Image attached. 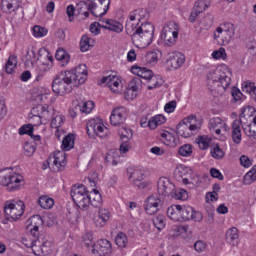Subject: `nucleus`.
<instances>
[{
  "mask_svg": "<svg viewBox=\"0 0 256 256\" xmlns=\"http://www.w3.org/2000/svg\"><path fill=\"white\" fill-rule=\"evenodd\" d=\"M231 85V71L226 67L216 68L207 74V87L214 97L223 95Z\"/></svg>",
  "mask_w": 256,
  "mask_h": 256,
  "instance_id": "1",
  "label": "nucleus"
},
{
  "mask_svg": "<svg viewBox=\"0 0 256 256\" xmlns=\"http://www.w3.org/2000/svg\"><path fill=\"white\" fill-rule=\"evenodd\" d=\"M126 33L132 37V41L139 43L142 47H149L153 43V36L155 35V26L147 22L144 24H137L134 26L130 22L126 23Z\"/></svg>",
  "mask_w": 256,
  "mask_h": 256,
  "instance_id": "2",
  "label": "nucleus"
},
{
  "mask_svg": "<svg viewBox=\"0 0 256 256\" xmlns=\"http://www.w3.org/2000/svg\"><path fill=\"white\" fill-rule=\"evenodd\" d=\"M23 183V176L13 174L9 168L0 171V185L7 187L8 191H19Z\"/></svg>",
  "mask_w": 256,
  "mask_h": 256,
  "instance_id": "3",
  "label": "nucleus"
},
{
  "mask_svg": "<svg viewBox=\"0 0 256 256\" xmlns=\"http://www.w3.org/2000/svg\"><path fill=\"white\" fill-rule=\"evenodd\" d=\"M179 37V25L176 22H168L164 25L160 39L164 47H173Z\"/></svg>",
  "mask_w": 256,
  "mask_h": 256,
  "instance_id": "4",
  "label": "nucleus"
},
{
  "mask_svg": "<svg viewBox=\"0 0 256 256\" xmlns=\"http://www.w3.org/2000/svg\"><path fill=\"white\" fill-rule=\"evenodd\" d=\"M4 213L8 221H18L25 213V203L23 201H7L4 205Z\"/></svg>",
  "mask_w": 256,
  "mask_h": 256,
  "instance_id": "5",
  "label": "nucleus"
},
{
  "mask_svg": "<svg viewBox=\"0 0 256 256\" xmlns=\"http://www.w3.org/2000/svg\"><path fill=\"white\" fill-rule=\"evenodd\" d=\"M195 121H197L195 115H190L187 118H184L176 127L177 135L185 138L191 137V135H193L192 131H197V129H199V126L195 124Z\"/></svg>",
  "mask_w": 256,
  "mask_h": 256,
  "instance_id": "6",
  "label": "nucleus"
},
{
  "mask_svg": "<svg viewBox=\"0 0 256 256\" xmlns=\"http://www.w3.org/2000/svg\"><path fill=\"white\" fill-rule=\"evenodd\" d=\"M163 205H165V198L152 195L147 198L144 209L147 215H155V213L163 209Z\"/></svg>",
  "mask_w": 256,
  "mask_h": 256,
  "instance_id": "7",
  "label": "nucleus"
},
{
  "mask_svg": "<svg viewBox=\"0 0 256 256\" xmlns=\"http://www.w3.org/2000/svg\"><path fill=\"white\" fill-rule=\"evenodd\" d=\"M92 253L95 256H110L113 253V246L107 239H100L93 244Z\"/></svg>",
  "mask_w": 256,
  "mask_h": 256,
  "instance_id": "8",
  "label": "nucleus"
},
{
  "mask_svg": "<svg viewBox=\"0 0 256 256\" xmlns=\"http://www.w3.org/2000/svg\"><path fill=\"white\" fill-rule=\"evenodd\" d=\"M157 189L159 197L165 199V197L171 198L173 191H175V184H173L168 178L161 177L157 182Z\"/></svg>",
  "mask_w": 256,
  "mask_h": 256,
  "instance_id": "9",
  "label": "nucleus"
},
{
  "mask_svg": "<svg viewBox=\"0 0 256 256\" xmlns=\"http://www.w3.org/2000/svg\"><path fill=\"white\" fill-rule=\"evenodd\" d=\"M61 79L73 89V87H79L85 83V77H80L78 79L77 74L73 70H68L62 72L60 75Z\"/></svg>",
  "mask_w": 256,
  "mask_h": 256,
  "instance_id": "10",
  "label": "nucleus"
},
{
  "mask_svg": "<svg viewBox=\"0 0 256 256\" xmlns=\"http://www.w3.org/2000/svg\"><path fill=\"white\" fill-rule=\"evenodd\" d=\"M67 154L65 150L63 151H55L53 157H49L47 160V165L53 163L56 167L57 171H65V167L67 165Z\"/></svg>",
  "mask_w": 256,
  "mask_h": 256,
  "instance_id": "11",
  "label": "nucleus"
},
{
  "mask_svg": "<svg viewBox=\"0 0 256 256\" xmlns=\"http://www.w3.org/2000/svg\"><path fill=\"white\" fill-rule=\"evenodd\" d=\"M72 87L69 86V84H67L66 82H64L61 79V76H56L55 79L52 82V90L53 93H55L56 95H67L68 93H71L72 91Z\"/></svg>",
  "mask_w": 256,
  "mask_h": 256,
  "instance_id": "12",
  "label": "nucleus"
},
{
  "mask_svg": "<svg viewBox=\"0 0 256 256\" xmlns=\"http://www.w3.org/2000/svg\"><path fill=\"white\" fill-rule=\"evenodd\" d=\"M34 117H39L43 121H51L55 115V110L49 106L38 105L32 109Z\"/></svg>",
  "mask_w": 256,
  "mask_h": 256,
  "instance_id": "13",
  "label": "nucleus"
},
{
  "mask_svg": "<svg viewBox=\"0 0 256 256\" xmlns=\"http://www.w3.org/2000/svg\"><path fill=\"white\" fill-rule=\"evenodd\" d=\"M126 119H127V111L123 107H118L113 109L110 116V123L114 127H117L118 125H123Z\"/></svg>",
  "mask_w": 256,
  "mask_h": 256,
  "instance_id": "14",
  "label": "nucleus"
},
{
  "mask_svg": "<svg viewBox=\"0 0 256 256\" xmlns=\"http://www.w3.org/2000/svg\"><path fill=\"white\" fill-rule=\"evenodd\" d=\"M185 63V55L182 53L172 54L166 61V65L169 69H179Z\"/></svg>",
  "mask_w": 256,
  "mask_h": 256,
  "instance_id": "15",
  "label": "nucleus"
},
{
  "mask_svg": "<svg viewBox=\"0 0 256 256\" xmlns=\"http://www.w3.org/2000/svg\"><path fill=\"white\" fill-rule=\"evenodd\" d=\"M101 83H106L107 87L112 93H119V88L121 87V80L116 75L104 76Z\"/></svg>",
  "mask_w": 256,
  "mask_h": 256,
  "instance_id": "16",
  "label": "nucleus"
},
{
  "mask_svg": "<svg viewBox=\"0 0 256 256\" xmlns=\"http://www.w3.org/2000/svg\"><path fill=\"white\" fill-rule=\"evenodd\" d=\"M209 129H214L216 135H221V131L227 132V124L219 117L209 120Z\"/></svg>",
  "mask_w": 256,
  "mask_h": 256,
  "instance_id": "17",
  "label": "nucleus"
},
{
  "mask_svg": "<svg viewBox=\"0 0 256 256\" xmlns=\"http://www.w3.org/2000/svg\"><path fill=\"white\" fill-rule=\"evenodd\" d=\"M37 243H39V240H35L32 245V251L34 255L36 256L49 255L51 251L49 242H43L40 246H38Z\"/></svg>",
  "mask_w": 256,
  "mask_h": 256,
  "instance_id": "18",
  "label": "nucleus"
},
{
  "mask_svg": "<svg viewBox=\"0 0 256 256\" xmlns=\"http://www.w3.org/2000/svg\"><path fill=\"white\" fill-rule=\"evenodd\" d=\"M89 193V191L84 192V194L72 198L73 202L79 207V209H89V201H91V198H89Z\"/></svg>",
  "mask_w": 256,
  "mask_h": 256,
  "instance_id": "19",
  "label": "nucleus"
},
{
  "mask_svg": "<svg viewBox=\"0 0 256 256\" xmlns=\"http://www.w3.org/2000/svg\"><path fill=\"white\" fill-rule=\"evenodd\" d=\"M131 71L133 75H137L139 79H146L149 81L153 77V71L147 68H141L139 66H132Z\"/></svg>",
  "mask_w": 256,
  "mask_h": 256,
  "instance_id": "20",
  "label": "nucleus"
},
{
  "mask_svg": "<svg viewBox=\"0 0 256 256\" xmlns=\"http://www.w3.org/2000/svg\"><path fill=\"white\" fill-rule=\"evenodd\" d=\"M190 171L191 170H189V168L185 166H180L175 169L174 175L177 177V179H182L184 185H189V183H191L189 181V175H191Z\"/></svg>",
  "mask_w": 256,
  "mask_h": 256,
  "instance_id": "21",
  "label": "nucleus"
},
{
  "mask_svg": "<svg viewBox=\"0 0 256 256\" xmlns=\"http://www.w3.org/2000/svg\"><path fill=\"white\" fill-rule=\"evenodd\" d=\"M232 140L236 145L241 143V120L239 119L234 120L232 124Z\"/></svg>",
  "mask_w": 256,
  "mask_h": 256,
  "instance_id": "22",
  "label": "nucleus"
},
{
  "mask_svg": "<svg viewBox=\"0 0 256 256\" xmlns=\"http://www.w3.org/2000/svg\"><path fill=\"white\" fill-rule=\"evenodd\" d=\"M19 7V0H2L1 2V8L8 13H15Z\"/></svg>",
  "mask_w": 256,
  "mask_h": 256,
  "instance_id": "23",
  "label": "nucleus"
},
{
  "mask_svg": "<svg viewBox=\"0 0 256 256\" xmlns=\"http://www.w3.org/2000/svg\"><path fill=\"white\" fill-rule=\"evenodd\" d=\"M181 205H172L167 209V216L172 221H181Z\"/></svg>",
  "mask_w": 256,
  "mask_h": 256,
  "instance_id": "24",
  "label": "nucleus"
},
{
  "mask_svg": "<svg viewBox=\"0 0 256 256\" xmlns=\"http://www.w3.org/2000/svg\"><path fill=\"white\" fill-rule=\"evenodd\" d=\"M110 217H111V214L109 213V210L105 208H101L99 210L98 219L95 220L96 227H104L105 223L109 221Z\"/></svg>",
  "mask_w": 256,
  "mask_h": 256,
  "instance_id": "25",
  "label": "nucleus"
},
{
  "mask_svg": "<svg viewBox=\"0 0 256 256\" xmlns=\"http://www.w3.org/2000/svg\"><path fill=\"white\" fill-rule=\"evenodd\" d=\"M89 205H92V207H99L103 203V198L101 197V193H99V190L93 189L89 193Z\"/></svg>",
  "mask_w": 256,
  "mask_h": 256,
  "instance_id": "26",
  "label": "nucleus"
},
{
  "mask_svg": "<svg viewBox=\"0 0 256 256\" xmlns=\"http://www.w3.org/2000/svg\"><path fill=\"white\" fill-rule=\"evenodd\" d=\"M235 36V27L233 24H227L224 28L221 40L223 43H229Z\"/></svg>",
  "mask_w": 256,
  "mask_h": 256,
  "instance_id": "27",
  "label": "nucleus"
},
{
  "mask_svg": "<svg viewBox=\"0 0 256 256\" xmlns=\"http://www.w3.org/2000/svg\"><path fill=\"white\" fill-rule=\"evenodd\" d=\"M170 199H177L180 201H187V199H189V193L187 192V190L185 189H181V188H175L172 192V195L170 196Z\"/></svg>",
  "mask_w": 256,
  "mask_h": 256,
  "instance_id": "28",
  "label": "nucleus"
},
{
  "mask_svg": "<svg viewBox=\"0 0 256 256\" xmlns=\"http://www.w3.org/2000/svg\"><path fill=\"white\" fill-rule=\"evenodd\" d=\"M239 239V230L232 227L226 232V241L232 246H235V241Z\"/></svg>",
  "mask_w": 256,
  "mask_h": 256,
  "instance_id": "29",
  "label": "nucleus"
},
{
  "mask_svg": "<svg viewBox=\"0 0 256 256\" xmlns=\"http://www.w3.org/2000/svg\"><path fill=\"white\" fill-rule=\"evenodd\" d=\"M242 92L246 95H251L252 99H255L256 95V86L255 83L246 81L242 83Z\"/></svg>",
  "mask_w": 256,
  "mask_h": 256,
  "instance_id": "30",
  "label": "nucleus"
},
{
  "mask_svg": "<svg viewBox=\"0 0 256 256\" xmlns=\"http://www.w3.org/2000/svg\"><path fill=\"white\" fill-rule=\"evenodd\" d=\"M87 192H89V190H87V187L85 185L75 184L71 188L70 195L72 199H75L79 195H83L84 193H87Z\"/></svg>",
  "mask_w": 256,
  "mask_h": 256,
  "instance_id": "31",
  "label": "nucleus"
},
{
  "mask_svg": "<svg viewBox=\"0 0 256 256\" xmlns=\"http://www.w3.org/2000/svg\"><path fill=\"white\" fill-rule=\"evenodd\" d=\"M75 145V136L73 134H68L62 140V150L71 151Z\"/></svg>",
  "mask_w": 256,
  "mask_h": 256,
  "instance_id": "32",
  "label": "nucleus"
},
{
  "mask_svg": "<svg viewBox=\"0 0 256 256\" xmlns=\"http://www.w3.org/2000/svg\"><path fill=\"white\" fill-rule=\"evenodd\" d=\"M76 11L78 12V15H84L85 19H87L90 15L88 0L80 1L76 6Z\"/></svg>",
  "mask_w": 256,
  "mask_h": 256,
  "instance_id": "33",
  "label": "nucleus"
},
{
  "mask_svg": "<svg viewBox=\"0 0 256 256\" xmlns=\"http://www.w3.org/2000/svg\"><path fill=\"white\" fill-rule=\"evenodd\" d=\"M97 125H99V123L95 122V120L87 122V135L90 137V139H96L97 133L99 132V130H97Z\"/></svg>",
  "mask_w": 256,
  "mask_h": 256,
  "instance_id": "34",
  "label": "nucleus"
},
{
  "mask_svg": "<svg viewBox=\"0 0 256 256\" xmlns=\"http://www.w3.org/2000/svg\"><path fill=\"white\" fill-rule=\"evenodd\" d=\"M193 207L191 206H182L180 212V221H190L193 219Z\"/></svg>",
  "mask_w": 256,
  "mask_h": 256,
  "instance_id": "35",
  "label": "nucleus"
},
{
  "mask_svg": "<svg viewBox=\"0 0 256 256\" xmlns=\"http://www.w3.org/2000/svg\"><path fill=\"white\" fill-rule=\"evenodd\" d=\"M105 24L108 25V31H114V33H121L123 31V24L118 21L109 19L106 20Z\"/></svg>",
  "mask_w": 256,
  "mask_h": 256,
  "instance_id": "36",
  "label": "nucleus"
},
{
  "mask_svg": "<svg viewBox=\"0 0 256 256\" xmlns=\"http://www.w3.org/2000/svg\"><path fill=\"white\" fill-rule=\"evenodd\" d=\"M96 3H98L99 16L103 17V15H107V12L109 11V5H111V0H98Z\"/></svg>",
  "mask_w": 256,
  "mask_h": 256,
  "instance_id": "37",
  "label": "nucleus"
},
{
  "mask_svg": "<svg viewBox=\"0 0 256 256\" xmlns=\"http://www.w3.org/2000/svg\"><path fill=\"white\" fill-rule=\"evenodd\" d=\"M55 57L57 59V61H62V67H65V65H67V63H69L71 56H69V53H67V51H65L64 49H58L56 51Z\"/></svg>",
  "mask_w": 256,
  "mask_h": 256,
  "instance_id": "38",
  "label": "nucleus"
},
{
  "mask_svg": "<svg viewBox=\"0 0 256 256\" xmlns=\"http://www.w3.org/2000/svg\"><path fill=\"white\" fill-rule=\"evenodd\" d=\"M161 55L162 53L159 50L147 52L145 55L146 62L153 65V63H157L159 61V57H161Z\"/></svg>",
  "mask_w": 256,
  "mask_h": 256,
  "instance_id": "39",
  "label": "nucleus"
},
{
  "mask_svg": "<svg viewBox=\"0 0 256 256\" xmlns=\"http://www.w3.org/2000/svg\"><path fill=\"white\" fill-rule=\"evenodd\" d=\"M38 203L42 209H52L53 205H55V200L48 196H41L38 199Z\"/></svg>",
  "mask_w": 256,
  "mask_h": 256,
  "instance_id": "40",
  "label": "nucleus"
},
{
  "mask_svg": "<svg viewBox=\"0 0 256 256\" xmlns=\"http://www.w3.org/2000/svg\"><path fill=\"white\" fill-rule=\"evenodd\" d=\"M120 139L123 143H129L133 139V131L125 127L119 130Z\"/></svg>",
  "mask_w": 256,
  "mask_h": 256,
  "instance_id": "41",
  "label": "nucleus"
},
{
  "mask_svg": "<svg viewBox=\"0 0 256 256\" xmlns=\"http://www.w3.org/2000/svg\"><path fill=\"white\" fill-rule=\"evenodd\" d=\"M15 67H17V57L10 56L5 64L6 73H8V75H11V73H13V71H15Z\"/></svg>",
  "mask_w": 256,
  "mask_h": 256,
  "instance_id": "42",
  "label": "nucleus"
},
{
  "mask_svg": "<svg viewBox=\"0 0 256 256\" xmlns=\"http://www.w3.org/2000/svg\"><path fill=\"white\" fill-rule=\"evenodd\" d=\"M211 6V2L209 0H198L195 2L194 9L199 11V13H203V11H207Z\"/></svg>",
  "mask_w": 256,
  "mask_h": 256,
  "instance_id": "43",
  "label": "nucleus"
},
{
  "mask_svg": "<svg viewBox=\"0 0 256 256\" xmlns=\"http://www.w3.org/2000/svg\"><path fill=\"white\" fill-rule=\"evenodd\" d=\"M151 84L148 86V90L151 91L152 89H157V87H161L163 85L164 81L161 76H155L153 75L150 80Z\"/></svg>",
  "mask_w": 256,
  "mask_h": 256,
  "instance_id": "44",
  "label": "nucleus"
},
{
  "mask_svg": "<svg viewBox=\"0 0 256 256\" xmlns=\"http://www.w3.org/2000/svg\"><path fill=\"white\" fill-rule=\"evenodd\" d=\"M256 181V166H254L245 176L244 185H251Z\"/></svg>",
  "mask_w": 256,
  "mask_h": 256,
  "instance_id": "45",
  "label": "nucleus"
},
{
  "mask_svg": "<svg viewBox=\"0 0 256 256\" xmlns=\"http://www.w3.org/2000/svg\"><path fill=\"white\" fill-rule=\"evenodd\" d=\"M72 71H74V73L78 77V79H81V77H84L85 81H87V65L80 64Z\"/></svg>",
  "mask_w": 256,
  "mask_h": 256,
  "instance_id": "46",
  "label": "nucleus"
},
{
  "mask_svg": "<svg viewBox=\"0 0 256 256\" xmlns=\"http://www.w3.org/2000/svg\"><path fill=\"white\" fill-rule=\"evenodd\" d=\"M213 21H215V17L212 14H206L200 20V23L205 27V29H211V27H213Z\"/></svg>",
  "mask_w": 256,
  "mask_h": 256,
  "instance_id": "47",
  "label": "nucleus"
},
{
  "mask_svg": "<svg viewBox=\"0 0 256 256\" xmlns=\"http://www.w3.org/2000/svg\"><path fill=\"white\" fill-rule=\"evenodd\" d=\"M98 0H88V11H90L91 15L94 17H100L99 16V4L97 2Z\"/></svg>",
  "mask_w": 256,
  "mask_h": 256,
  "instance_id": "48",
  "label": "nucleus"
},
{
  "mask_svg": "<svg viewBox=\"0 0 256 256\" xmlns=\"http://www.w3.org/2000/svg\"><path fill=\"white\" fill-rule=\"evenodd\" d=\"M27 223L32 227H43V218H41V215H34L27 220Z\"/></svg>",
  "mask_w": 256,
  "mask_h": 256,
  "instance_id": "49",
  "label": "nucleus"
},
{
  "mask_svg": "<svg viewBox=\"0 0 256 256\" xmlns=\"http://www.w3.org/2000/svg\"><path fill=\"white\" fill-rule=\"evenodd\" d=\"M142 83H143V82L141 81V78L135 77V78H133V79L128 83L127 88L139 92V91H141V84H142Z\"/></svg>",
  "mask_w": 256,
  "mask_h": 256,
  "instance_id": "50",
  "label": "nucleus"
},
{
  "mask_svg": "<svg viewBox=\"0 0 256 256\" xmlns=\"http://www.w3.org/2000/svg\"><path fill=\"white\" fill-rule=\"evenodd\" d=\"M90 40L91 38H89V36L87 35L82 36L80 41V51H82V53L89 51V48L91 47V43L89 42Z\"/></svg>",
  "mask_w": 256,
  "mask_h": 256,
  "instance_id": "51",
  "label": "nucleus"
},
{
  "mask_svg": "<svg viewBox=\"0 0 256 256\" xmlns=\"http://www.w3.org/2000/svg\"><path fill=\"white\" fill-rule=\"evenodd\" d=\"M244 133L247 135L251 141H256V127L253 125H246L244 128Z\"/></svg>",
  "mask_w": 256,
  "mask_h": 256,
  "instance_id": "52",
  "label": "nucleus"
},
{
  "mask_svg": "<svg viewBox=\"0 0 256 256\" xmlns=\"http://www.w3.org/2000/svg\"><path fill=\"white\" fill-rule=\"evenodd\" d=\"M178 153H179V155H181V157L191 156V153H193L191 144H185V145L181 146L178 150Z\"/></svg>",
  "mask_w": 256,
  "mask_h": 256,
  "instance_id": "53",
  "label": "nucleus"
},
{
  "mask_svg": "<svg viewBox=\"0 0 256 256\" xmlns=\"http://www.w3.org/2000/svg\"><path fill=\"white\" fill-rule=\"evenodd\" d=\"M198 145L202 150L209 149V146L211 145V138L207 136H200L198 138Z\"/></svg>",
  "mask_w": 256,
  "mask_h": 256,
  "instance_id": "54",
  "label": "nucleus"
},
{
  "mask_svg": "<svg viewBox=\"0 0 256 256\" xmlns=\"http://www.w3.org/2000/svg\"><path fill=\"white\" fill-rule=\"evenodd\" d=\"M116 245H118V247H121L122 249L127 247V235L125 233L120 232L116 236Z\"/></svg>",
  "mask_w": 256,
  "mask_h": 256,
  "instance_id": "55",
  "label": "nucleus"
},
{
  "mask_svg": "<svg viewBox=\"0 0 256 256\" xmlns=\"http://www.w3.org/2000/svg\"><path fill=\"white\" fill-rule=\"evenodd\" d=\"M35 151H37L35 144L29 143V142H26L24 144V155H26V157H33V154L35 153Z\"/></svg>",
  "mask_w": 256,
  "mask_h": 256,
  "instance_id": "56",
  "label": "nucleus"
},
{
  "mask_svg": "<svg viewBox=\"0 0 256 256\" xmlns=\"http://www.w3.org/2000/svg\"><path fill=\"white\" fill-rule=\"evenodd\" d=\"M211 155L214 159H223L225 152L219 147V144H216L211 150Z\"/></svg>",
  "mask_w": 256,
  "mask_h": 256,
  "instance_id": "57",
  "label": "nucleus"
},
{
  "mask_svg": "<svg viewBox=\"0 0 256 256\" xmlns=\"http://www.w3.org/2000/svg\"><path fill=\"white\" fill-rule=\"evenodd\" d=\"M138 95L139 92L137 90H132L131 88H126V91L124 93L126 101H133L134 99H137Z\"/></svg>",
  "mask_w": 256,
  "mask_h": 256,
  "instance_id": "58",
  "label": "nucleus"
},
{
  "mask_svg": "<svg viewBox=\"0 0 256 256\" xmlns=\"http://www.w3.org/2000/svg\"><path fill=\"white\" fill-rule=\"evenodd\" d=\"M153 224L158 229V231H161L165 227V216H157L153 219Z\"/></svg>",
  "mask_w": 256,
  "mask_h": 256,
  "instance_id": "59",
  "label": "nucleus"
},
{
  "mask_svg": "<svg viewBox=\"0 0 256 256\" xmlns=\"http://www.w3.org/2000/svg\"><path fill=\"white\" fill-rule=\"evenodd\" d=\"M34 131V127L32 124H26L23 125L20 129H19V135H32Z\"/></svg>",
  "mask_w": 256,
  "mask_h": 256,
  "instance_id": "60",
  "label": "nucleus"
},
{
  "mask_svg": "<svg viewBox=\"0 0 256 256\" xmlns=\"http://www.w3.org/2000/svg\"><path fill=\"white\" fill-rule=\"evenodd\" d=\"M47 65L41 64L38 66V72L36 74L35 81H41L43 77H45V73H47Z\"/></svg>",
  "mask_w": 256,
  "mask_h": 256,
  "instance_id": "61",
  "label": "nucleus"
},
{
  "mask_svg": "<svg viewBox=\"0 0 256 256\" xmlns=\"http://www.w3.org/2000/svg\"><path fill=\"white\" fill-rule=\"evenodd\" d=\"M93 109H95V103L93 101L85 102L83 106L80 107L82 113H91Z\"/></svg>",
  "mask_w": 256,
  "mask_h": 256,
  "instance_id": "62",
  "label": "nucleus"
},
{
  "mask_svg": "<svg viewBox=\"0 0 256 256\" xmlns=\"http://www.w3.org/2000/svg\"><path fill=\"white\" fill-rule=\"evenodd\" d=\"M33 35L34 37H45L47 35V29L41 26H34L33 27Z\"/></svg>",
  "mask_w": 256,
  "mask_h": 256,
  "instance_id": "63",
  "label": "nucleus"
},
{
  "mask_svg": "<svg viewBox=\"0 0 256 256\" xmlns=\"http://www.w3.org/2000/svg\"><path fill=\"white\" fill-rule=\"evenodd\" d=\"M63 125V116H56L52 119L50 126L52 129H59Z\"/></svg>",
  "mask_w": 256,
  "mask_h": 256,
  "instance_id": "64",
  "label": "nucleus"
}]
</instances>
